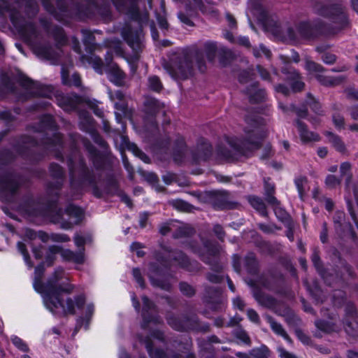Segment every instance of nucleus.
Instances as JSON below:
<instances>
[{"mask_svg": "<svg viewBox=\"0 0 358 358\" xmlns=\"http://www.w3.org/2000/svg\"><path fill=\"white\" fill-rule=\"evenodd\" d=\"M310 259L317 273L327 286L333 287L336 284L345 282V274L340 271L338 265L334 269H332V271L324 267L318 247L313 248Z\"/></svg>", "mask_w": 358, "mask_h": 358, "instance_id": "9b49d317", "label": "nucleus"}, {"mask_svg": "<svg viewBox=\"0 0 358 358\" xmlns=\"http://www.w3.org/2000/svg\"><path fill=\"white\" fill-rule=\"evenodd\" d=\"M157 263L171 268L172 262H177L178 266L189 272H196L200 270L201 264L196 260H191L182 250L176 252L173 256H166L162 252L157 250L153 254Z\"/></svg>", "mask_w": 358, "mask_h": 358, "instance_id": "f8f14e48", "label": "nucleus"}, {"mask_svg": "<svg viewBox=\"0 0 358 358\" xmlns=\"http://www.w3.org/2000/svg\"><path fill=\"white\" fill-rule=\"evenodd\" d=\"M83 43L85 46V51L89 54H93L96 50L97 44L96 43V38L93 32L87 29H83Z\"/></svg>", "mask_w": 358, "mask_h": 358, "instance_id": "a19ab883", "label": "nucleus"}, {"mask_svg": "<svg viewBox=\"0 0 358 358\" xmlns=\"http://www.w3.org/2000/svg\"><path fill=\"white\" fill-rule=\"evenodd\" d=\"M244 267L248 274L257 275L259 271V264L253 252H249L244 257Z\"/></svg>", "mask_w": 358, "mask_h": 358, "instance_id": "c9c22d12", "label": "nucleus"}, {"mask_svg": "<svg viewBox=\"0 0 358 358\" xmlns=\"http://www.w3.org/2000/svg\"><path fill=\"white\" fill-rule=\"evenodd\" d=\"M318 14L337 25L333 27L335 29V34L351 27L349 15L341 3H333L322 5L318 9Z\"/></svg>", "mask_w": 358, "mask_h": 358, "instance_id": "9d476101", "label": "nucleus"}, {"mask_svg": "<svg viewBox=\"0 0 358 358\" xmlns=\"http://www.w3.org/2000/svg\"><path fill=\"white\" fill-rule=\"evenodd\" d=\"M285 66L281 68V73L285 76V80L290 85L293 92H301L305 83L301 80V76L299 72L289 64V59L288 57L283 58Z\"/></svg>", "mask_w": 358, "mask_h": 358, "instance_id": "aec40b11", "label": "nucleus"}, {"mask_svg": "<svg viewBox=\"0 0 358 358\" xmlns=\"http://www.w3.org/2000/svg\"><path fill=\"white\" fill-rule=\"evenodd\" d=\"M203 247L206 250V255L201 257H210V258L219 257L220 253V247L218 243L211 240H206L203 243Z\"/></svg>", "mask_w": 358, "mask_h": 358, "instance_id": "de8ad7c7", "label": "nucleus"}, {"mask_svg": "<svg viewBox=\"0 0 358 358\" xmlns=\"http://www.w3.org/2000/svg\"><path fill=\"white\" fill-rule=\"evenodd\" d=\"M170 270L155 262H151L148 264V275L151 285L154 287L159 288L162 290L170 292L172 289V285L166 277H170Z\"/></svg>", "mask_w": 358, "mask_h": 358, "instance_id": "ddd939ff", "label": "nucleus"}, {"mask_svg": "<svg viewBox=\"0 0 358 358\" xmlns=\"http://www.w3.org/2000/svg\"><path fill=\"white\" fill-rule=\"evenodd\" d=\"M253 358H268L270 350L266 345H262L259 348H255L250 351Z\"/></svg>", "mask_w": 358, "mask_h": 358, "instance_id": "338daca9", "label": "nucleus"}, {"mask_svg": "<svg viewBox=\"0 0 358 358\" xmlns=\"http://www.w3.org/2000/svg\"><path fill=\"white\" fill-rule=\"evenodd\" d=\"M17 83L25 90H30V94L33 97H50L53 87L51 85L42 84L29 78L24 74H20Z\"/></svg>", "mask_w": 358, "mask_h": 358, "instance_id": "f3484780", "label": "nucleus"}, {"mask_svg": "<svg viewBox=\"0 0 358 358\" xmlns=\"http://www.w3.org/2000/svg\"><path fill=\"white\" fill-rule=\"evenodd\" d=\"M58 106L64 110H74L83 103V98L76 93L72 95H60L57 97Z\"/></svg>", "mask_w": 358, "mask_h": 358, "instance_id": "c85d7f7f", "label": "nucleus"}, {"mask_svg": "<svg viewBox=\"0 0 358 358\" xmlns=\"http://www.w3.org/2000/svg\"><path fill=\"white\" fill-rule=\"evenodd\" d=\"M144 106L146 109V113L151 115H157L161 108V103L155 97L147 98L144 102Z\"/></svg>", "mask_w": 358, "mask_h": 358, "instance_id": "8fccbe9b", "label": "nucleus"}, {"mask_svg": "<svg viewBox=\"0 0 358 358\" xmlns=\"http://www.w3.org/2000/svg\"><path fill=\"white\" fill-rule=\"evenodd\" d=\"M141 299L143 307L141 327L143 329H147L151 323L157 324L159 322V316L152 313V311L157 310V306L148 296L143 295Z\"/></svg>", "mask_w": 358, "mask_h": 358, "instance_id": "4be33fe9", "label": "nucleus"}, {"mask_svg": "<svg viewBox=\"0 0 358 358\" xmlns=\"http://www.w3.org/2000/svg\"><path fill=\"white\" fill-rule=\"evenodd\" d=\"M49 286L50 292L44 296L43 301L46 308L51 312L62 308L64 315H74L76 313V308L78 310L83 309L86 303V296L84 293L74 296L73 299L68 297L65 301L62 298L63 293L70 294L73 292V285L68 283L65 286H54L50 283Z\"/></svg>", "mask_w": 358, "mask_h": 358, "instance_id": "7ed1b4c3", "label": "nucleus"}, {"mask_svg": "<svg viewBox=\"0 0 358 358\" xmlns=\"http://www.w3.org/2000/svg\"><path fill=\"white\" fill-rule=\"evenodd\" d=\"M324 135L328 138L329 143L337 152L341 154L347 152L345 144L341 136L329 131H325Z\"/></svg>", "mask_w": 358, "mask_h": 358, "instance_id": "ea45409f", "label": "nucleus"}, {"mask_svg": "<svg viewBox=\"0 0 358 358\" xmlns=\"http://www.w3.org/2000/svg\"><path fill=\"white\" fill-rule=\"evenodd\" d=\"M18 189L19 184L13 178L12 172L0 174V199L2 202H10Z\"/></svg>", "mask_w": 358, "mask_h": 358, "instance_id": "6ab92c4d", "label": "nucleus"}, {"mask_svg": "<svg viewBox=\"0 0 358 358\" xmlns=\"http://www.w3.org/2000/svg\"><path fill=\"white\" fill-rule=\"evenodd\" d=\"M71 186L76 190H83L87 187L92 188V194L96 199H101L103 192L99 187L95 173L83 157L79 158L77 166L71 157L67 159Z\"/></svg>", "mask_w": 358, "mask_h": 358, "instance_id": "20e7f679", "label": "nucleus"}, {"mask_svg": "<svg viewBox=\"0 0 358 358\" xmlns=\"http://www.w3.org/2000/svg\"><path fill=\"white\" fill-rule=\"evenodd\" d=\"M52 198L48 199L44 207L41 208L40 216L49 219L52 224H60L64 230L72 229L74 225L80 224L84 218V211L74 203L68 204L64 210L59 206L60 192H54Z\"/></svg>", "mask_w": 358, "mask_h": 358, "instance_id": "f257e3e1", "label": "nucleus"}, {"mask_svg": "<svg viewBox=\"0 0 358 358\" xmlns=\"http://www.w3.org/2000/svg\"><path fill=\"white\" fill-rule=\"evenodd\" d=\"M194 229L191 227H180L173 234L174 239L189 238L194 235Z\"/></svg>", "mask_w": 358, "mask_h": 358, "instance_id": "0e129e2a", "label": "nucleus"}, {"mask_svg": "<svg viewBox=\"0 0 358 358\" xmlns=\"http://www.w3.org/2000/svg\"><path fill=\"white\" fill-rule=\"evenodd\" d=\"M92 55H83L81 56L80 59L83 63H87L93 67V69L99 73H102L104 64L101 58L97 55L91 54Z\"/></svg>", "mask_w": 358, "mask_h": 358, "instance_id": "c03bdc74", "label": "nucleus"}, {"mask_svg": "<svg viewBox=\"0 0 358 358\" xmlns=\"http://www.w3.org/2000/svg\"><path fill=\"white\" fill-rule=\"evenodd\" d=\"M41 124L49 130H55L57 126L52 115L47 113L43 115L40 120Z\"/></svg>", "mask_w": 358, "mask_h": 358, "instance_id": "774afa93", "label": "nucleus"}, {"mask_svg": "<svg viewBox=\"0 0 358 358\" xmlns=\"http://www.w3.org/2000/svg\"><path fill=\"white\" fill-rule=\"evenodd\" d=\"M234 55L233 52L229 49H221L219 52V62L223 66H227L234 60Z\"/></svg>", "mask_w": 358, "mask_h": 358, "instance_id": "e2e57ef3", "label": "nucleus"}, {"mask_svg": "<svg viewBox=\"0 0 358 358\" xmlns=\"http://www.w3.org/2000/svg\"><path fill=\"white\" fill-rule=\"evenodd\" d=\"M56 146L63 144L62 136L59 132H55L52 136L43 138L41 143L33 136L29 134H20L16 138V142L13 144V148L16 153L23 159L32 164H37L42 162L47 155L46 150H35L40 145Z\"/></svg>", "mask_w": 358, "mask_h": 358, "instance_id": "f03ea898", "label": "nucleus"}, {"mask_svg": "<svg viewBox=\"0 0 358 358\" xmlns=\"http://www.w3.org/2000/svg\"><path fill=\"white\" fill-rule=\"evenodd\" d=\"M108 79L117 87H123L125 84L126 74L117 64L105 69Z\"/></svg>", "mask_w": 358, "mask_h": 358, "instance_id": "cd10ccee", "label": "nucleus"}, {"mask_svg": "<svg viewBox=\"0 0 358 358\" xmlns=\"http://www.w3.org/2000/svg\"><path fill=\"white\" fill-rule=\"evenodd\" d=\"M199 71L204 73L207 70V66L204 58L203 52L201 50L196 48L193 53Z\"/></svg>", "mask_w": 358, "mask_h": 358, "instance_id": "4d7b16f0", "label": "nucleus"}, {"mask_svg": "<svg viewBox=\"0 0 358 358\" xmlns=\"http://www.w3.org/2000/svg\"><path fill=\"white\" fill-rule=\"evenodd\" d=\"M294 123L297 127L301 141L303 144L310 142H317L320 140V135L317 133L308 131L306 123L299 119H296Z\"/></svg>", "mask_w": 358, "mask_h": 358, "instance_id": "c756f323", "label": "nucleus"}, {"mask_svg": "<svg viewBox=\"0 0 358 358\" xmlns=\"http://www.w3.org/2000/svg\"><path fill=\"white\" fill-rule=\"evenodd\" d=\"M275 185L271 182V178L264 180V195L266 202L273 208L280 205V201L275 196Z\"/></svg>", "mask_w": 358, "mask_h": 358, "instance_id": "2f4dec72", "label": "nucleus"}, {"mask_svg": "<svg viewBox=\"0 0 358 358\" xmlns=\"http://www.w3.org/2000/svg\"><path fill=\"white\" fill-rule=\"evenodd\" d=\"M164 68L172 76H177L181 80H187L194 75L192 59L188 54L176 57L173 64H167Z\"/></svg>", "mask_w": 358, "mask_h": 358, "instance_id": "dca6fc26", "label": "nucleus"}, {"mask_svg": "<svg viewBox=\"0 0 358 358\" xmlns=\"http://www.w3.org/2000/svg\"><path fill=\"white\" fill-rule=\"evenodd\" d=\"M60 255L62 260L66 262H73L76 264H83L85 262V254L81 250L74 252L70 249H64L62 247Z\"/></svg>", "mask_w": 358, "mask_h": 358, "instance_id": "72a5a7b5", "label": "nucleus"}, {"mask_svg": "<svg viewBox=\"0 0 358 358\" xmlns=\"http://www.w3.org/2000/svg\"><path fill=\"white\" fill-rule=\"evenodd\" d=\"M187 145L184 136L178 134L173 141L172 148V159L178 164H182L185 157Z\"/></svg>", "mask_w": 358, "mask_h": 358, "instance_id": "bb28decb", "label": "nucleus"}, {"mask_svg": "<svg viewBox=\"0 0 358 358\" xmlns=\"http://www.w3.org/2000/svg\"><path fill=\"white\" fill-rule=\"evenodd\" d=\"M329 257L331 262L334 264L333 269H334L336 265H338L340 271H341L345 274V281L346 280L347 277L349 279L356 278L357 275L354 271L353 267L349 264L345 259L342 257L341 252L336 248L332 247L331 248Z\"/></svg>", "mask_w": 358, "mask_h": 358, "instance_id": "b1692460", "label": "nucleus"}, {"mask_svg": "<svg viewBox=\"0 0 358 358\" xmlns=\"http://www.w3.org/2000/svg\"><path fill=\"white\" fill-rule=\"evenodd\" d=\"M44 10L51 15L55 20L67 25L69 22L66 20L69 12L68 3L65 0H41Z\"/></svg>", "mask_w": 358, "mask_h": 358, "instance_id": "a211bd4d", "label": "nucleus"}, {"mask_svg": "<svg viewBox=\"0 0 358 358\" xmlns=\"http://www.w3.org/2000/svg\"><path fill=\"white\" fill-rule=\"evenodd\" d=\"M166 320L173 329L180 332L204 334L210 330V324L208 322H201L198 316L194 314H182L179 316L171 313L166 315Z\"/></svg>", "mask_w": 358, "mask_h": 358, "instance_id": "0eeeda50", "label": "nucleus"}, {"mask_svg": "<svg viewBox=\"0 0 358 358\" xmlns=\"http://www.w3.org/2000/svg\"><path fill=\"white\" fill-rule=\"evenodd\" d=\"M41 203V197L35 198L33 194H29L23 196L20 203V208L29 216H40L41 208H38Z\"/></svg>", "mask_w": 358, "mask_h": 358, "instance_id": "a878e982", "label": "nucleus"}, {"mask_svg": "<svg viewBox=\"0 0 358 358\" xmlns=\"http://www.w3.org/2000/svg\"><path fill=\"white\" fill-rule=\"evenodd\" d=\"M341 225L339 228L335 229L336 232L340 237H350L352 240L357 238L354 227L350 221L345 220Z\"/></svg>", "mask_w": 358, "mask_h": 358, "instance_id": "37998d69", "label": "nucleus"}, {"mask_svg": "<svg viewBox=\"0 0 358 358\" xmlns=\"http://www.w3.org/2000/svg\"><path fill=\"white\" fill-rule=\"evenodd\" d=\"M305 103L306 106H309L310 110L315 114L319 115H323L321 103L310 92L307 94Z\"/></svg>", "mask_w": 358, "mask_h": 358, "instance_id": "603ef678", "label": "nucleus"}, {"mask_svg": "<svg viewBox=\"0 0 358 358\" xmlns=\"http://www.w3.org/2000/svg\"><path fill=\"white\" fill-rule=\"evenodd\" d=\"M35 53L47 60L54 59L56 53L50 44H39L35 47Z\"/></svg>", "mask_w": 358, "mask_h": 358, "instance_id": "49530a36", "label": "nucleus"}, {"mask_svg": "<svg viewBox=\"0 0 358 358\" xmlns=\"http://www.w3.org/2000/svg\"><path fill=\"white\" fill-rule=\"evenodd\" d=\"M203 49L208 61L210 63L213 62L217 50L216 43L212 41H207L204 43Z\"/></svg>", "mask_w": 358, "mask_h": 358, "instance_id": "680f3d73", "label": "nucleus"}, {"mask_svg": "<svg viewBox=\"0 0 358 358\" xmlns=\"http://www.w3.org/2000/svg\"><path fill=\"white\" fill-rule=\"evenodd\" d=\"M192 155L195 162L199 161L208 162L213 155V146L210 143L203 140L202 142L199 144L197 150L192 152Z\"/></svg>", "mask_w": 358, "mask_h": 358, "instance_id": "7c9ffc66", "label": "nucleus"}, {"mask_svg": "<svg viewBox=\"0 0 358 358\" xmlns=\"http://www.w3.org/2000/svg\"><path fill=\"white\" fill-rule=\"evenodd\" d=\"M253 296L259 304L267 308H271L276 303V299L273 296L266 294L257 287L253 289Z\"/></svg>", "mask_w": 358, "mask_h": 358, "instance_id": "4c0bfd02", "label": "nucleus"}, {"mask_svg": "<svg viewBox=\"0 0 358 358\" xmlns=\"http://www.w3.org/2000/svg\"><path fill=\"white\" fill-rule=\"evenodd\" d=\"M62 250V246L59 245H50L48 248V251L45 257V264L48 267H51L54 265V263L56 260V255L60 254V251Z\"/></svg>", "mask_w": 358, "mask_h": 358, "instance_id": "864d4df0", "label": "nucleus"}, {"mask_svg": "<svg viewBox=\"0 0 358 358\" xmlns=\"http://www.w3.org/2000/svg\"><path fill=\"white\" fill-rule=\"evenodd\" d=\"M245 136L240 142L236 140L228 141L230 147L241 156L246 157L255 150L262 148L265 136L263 132L249 128L243 129Z\"/></svg>", "mask_w": 358, "mask_h": 358, "instance_id": "6e6552de", "label": "nucleus"}, {"mask_svg": "<svg viewBox=\"0 0 358 358\" xmlns=\"http://www.w3.org/2000/svg\"><path fill=\"white\" fill-rule=\"evenodd\" d=\"M16 159V156L9 148L0 150V165L7 166Z\"/></svg>", "mask_w": 358, "mask_h": 358, "instance_id": "bf43d9fd", "label": "nucleus"}, {"mask_svg": "<svg viewBox=\"0 0 358 358\" xmlns=\"http://www.w3.org/2000/svg\"><path fill=\"white\" fill-rule=\"evenodd\" d=\"M45 263L42 262L39 263L34 269V280L33 286L36 292L41 294L43 293V289L45 287V282H43L42 278L45 273Z\"/></svg>", "mask_w": 358, "mask_h": 358, "instance_id": "58836bf2", "label": "nucleus"}, {"mask_svg": "<svg viewBox=\"0 0 358 358\" xmlns=\"http://www.w3.org/2000/svg\"><path fill=\"white\" fill-rule=\"evenodd\" d=\"M250 205L263 217H268V213L264 200L256 195H250L248 197Z\"/></svg>", "mask_w": 358, "mask_h": 358, "instance_id": "e433bc0d", "label": "nucleus"}, {"mask_svg": "<svg viewBox=\"0 0 358 358\" xmlns=\"http://www.w3.org/2000/svg\"><path fill=\"white\" fill-rule=\"evenodd\" d=\"M283 110L294 112L296 114L298 117L305 119L307 117L308 114V107L306 104H303L301 107H298L294 103H291L289 106H284Z\"/></svg>", "mask_w": 358, "mask_h": 358, "instance_id": "13d9d810", "label": "nucleus"}, {"mask_svg": "<svg viewBox=\"0 0 358 358\" xmlns=\"http://www.w3.org/2000/svg\"><path fill=\"white\" fill-rule=\"evenodd\" d=\"M222 290L220 287L206 285L204 287L203 301L213 311L222 310Z\"/></svg>", "mask_w": 358, "mask_h": 358, "instance_id": "5701e85b", "label": "nucleus"}, {"mask_svg": "<svg viewBox=\"0 0 358 358\" xmlns=\"http://www.w3.org/2000/svg\"><path fill=\"white\" fill-rule=\"evenodd\" d=\"M303 285L308 292L310 296L315 301L316 303H322L324 302V293L319 282L317 280H313L311 282L306 280L303 281Z\"/></svg>", "mask_w": 358, "mask_h": 358, "instance_id": "473e14b6", "label": "nucleus"}, {"mask_svg": "<svg viewBox=\"0 0 358 358\" xmlns=\"http://www.w3.org/2000/svg\"><path fill=\"white\" fill-rule=\"evenodd\" d=\"M127 14L131 20L138 22L140 26L134 29L131 25L127 24L122 28L121 35L125 43L131 48L134 57L138 59L144 48L141 23L148 20V15H143L138 5H129Z\"/></svg>", "mask_w": 358, "mask_h": 358, "instance_id": "39448f33", "label": "nucleus"}, {"mask_svg": "<svg viewBox=\"0 0 358 358\" xmlns=\"http://www.w3.org/2000/svg\"><path fill=\"white\" fill-rule=\"evenodd\" d=\"M83 145L95 170L113 171V162L109 153L99 150L90 141H85Z\"/></svg>", "mask_w": 358, "mask_h": 358, "instance_id": "4468645a", "label": "nucleus"}, {"mask_svg": "<svg viewBox=\"0 0 358 358\" xmlns=\"http://www.w3.org/2000/svg\"><path fill=\"white\" fill-rule=\"evenodd\" d=\"M10 21L17 33L25 40L37 36V28L33 22L27 21L18 10L13 8L9 13Z\"/></svg>", "mask_w": 358, "mask_h": 358, "instance_id": "2eb2a0df", "label": "nucleus"}, {"mask_svg": "<svg viewBox=\"0 0 358 358\" xmlns=\"http://www.w3.org/2000/svg\"><path fill=\"white\" fill-rule=\"evenodd\" d=\"M73 10L75 18L79 21L94 19L96 15L103 20L110 19L112 16L110 4L106 0L101 2L86 0V3L78 2L74 4Z\"/></svg>", "mask_w": 358, "mask_h": 358, "instance_id": "423d86ee", "label": "nucleus"}, {"mask_svg": "<svg viewBox=\"0 0 358 358\" xmlns=\"http://www.w3.org/2000/svg\"><path fill=\"white\" fill-rule=\"evenodd\" d=\"M50 175L52 179L64 180L65 171L64 168L56 162H51L48 166Z\"/></svg>", "mask_w": 358, "mask_h": 358, "instance_id": "3c124183", "label": "nucleus"}, {"mask_svg": "<svg viewBox=\"0 0 358 358\" xmlns=\"http://www.w3.org/2000/svg\"><path fill=\"white\" fill-rule=\"evenodd\" d=\"M296 29L300 36L303 39L315 40L320 37L335 35V29L332 25L321 20H303L299 22Z\"/></svg>", "mask_w": 358, "mask_h": 358, "instance_id": "1a4fd4ad", "label": "nucleus"}, {"mask_svg": "<svg viewBox=\"0 0 358 358\" xmlns=\"http://www.w3.org/2000/svg\"><path fill=\"white\" fill-rule=\"evenodd\" d=\"M120 183L113 173H109L106 176L104 192L109 196L117 195L120 192Z\"/></svg>", "mask_w": 358, "mask_h": 358, "instance_id": "f704fd0d", "label": "nucleus"}, {"mask_svg": "<svg viewBox=\"0 0 358 358\" xmlns=\"http://www.w3.org/2000/svg\"><path fill=\"white\" fill-rule=\"evenodd\" d=\"M63 271V268L62 267H59L58 268L55 269L53 272L51 277H50L47 281L44 284V287L43 289V293L41 294L43 295V297L47 296L50 292V288L49 286V284L51 283L54 286H58L60 284H59V281L61 278L60 273Z\"/></svg>", "mask_w": 358, "mask_h": 358, "instance_id": "a18cd8bd", "label": "nucleus"}, {"mask_svg": "<svg viewBox=\"0 0 358 358\" xmlns=\"http://www.w3.org/2000/svg\"><path fill=\"white\" fill-rule=\"evenodd\" d=\"M316 79L323 86L334 87L341 85L345 80V77L343 76L334 77L317 74Z\"/></svg>", "mask_w": 358, "mask_h": 358, "instance_id": "79ce46f5", "label": "nucleus"}, {"mask_svg": "<svg viewBox=\"0 0 358 358\" xmlns=\"http://www.w3.org/2000/svg\"><path fill=\"white\" fill-rule=\"evenodd\" d=\"M201 259L206 264L210 266V268L215 273H221L223 271V266L220 263L219 257L210 258V257H201Z\"/></svg>", "mask_w": 358, "mask_h": 358, "instance_id": "5fc2aeb1", "label": "nucleus"}, {"mask_svg": "<svg viewBox=\"0 0 358 358\" xmlns=\"http://www.w3.org/2000/svg\"><path fill=\"white\" fill-rule=\"evenodd\" d=\"M51 35L56 43L57 47L66 45L67 43V37L64 29L59 26L55 25L51 30Z\"/></svg>", "mask_w": 358, "mask_h": 358, "instance_id": "09e8293b", "label": "nucleus"}, {"mask_svg": "<svg viewBox=\"0 0 358 358\" xmlns=\"http://www.w3.org/2000/svg\"><path fill=\"white\" fill-rule=\"evenodd\" d=\"M315 325L320 331L325 334H331L335 331L336 324L333 322H330L323 319L315 320Z\"/></svg>", "mask_w": 358, "mask_h": 358, "instance_id": "6e6d98bb", "label": "nucleus"}, {"mask_svg": "<svg viewBox=\"0 0 358 358\" xmlns=\"http://www.w3.org/2000/svg\"><path fill=\"white\" fill-rule=\"evenodd\" d=\"M243 93L248 97L251 104H260L266 101L267 93L264 88H259V83L254 81L245 87Z\"/></svg>", "mask_w": 358, "mask_h": 358, "instance_id": "393cba45", "label": "nucleus"}, {"mask_svg": "<svg viewBox=\"0 0 358 358\" xmlns=\"http://www.w3.org/2000/svg\"><path fill=\"white\" fill-rule=\"evenodd\" d=\"M141 175L145 178V180L151 185L156 187L158 192H162L164 188L159 185V178L157 175L154 172L143 171Z\"/></svg>", "mask_w": 358, "mask_h": 358, "instance_id": "052dcab7", "label": "nucleus"}, {"mask_svg": "<svg viewBox=\"0 0 358 358\" xmlns=\"http://www.w3.org/2000/svg\"><path fill=\"white\" fill-rule=\"evenodd\" d=\"M208 194L215 210H234L239 206L236 201H229L227 191L212 190L208 192Z\"/></svg>", "mask_w": 358, "mask_h": 358, "instance_id": "412c9836", "label": "nucleus"}, {"mask_svg": "<svg viewBox=\"0 0 358 358\" xmlns=\"http://www.w3.org/2000/svg\"><path fill=\"white\" fill-rule=\"evenodd\" d=\"M352 166L351 164L348 162H345L341 164L340 166V173H341V178L343 176H346L345 178V185L347 186L349 185L352 179V173H351Z\"/></svg>", "mask_w": 358, "mask_h": 358, "instance_id": "69168bd1", "label": "nucleus"}]
</instances>
